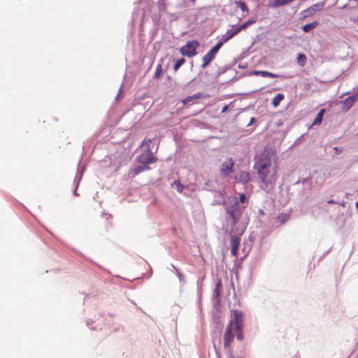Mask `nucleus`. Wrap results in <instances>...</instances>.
Wrapping results in <instances>:
<instances>
[{"instance_id":"nucleus-1","label":"nucleus","mask_w":358,"mask_h":358,"mask_svg":"<svg viewBox=\"0 0 358 358\" xmlns=\"http://www.w3.org/2000/svg\"><path fill=\"white\" fill-rule=\"evenodd\" d=\"M254 169L257 170L259 179L266 185L275 183L277 180L278 166L273 162L268 153H263L256 161Z\"/></svg>"},{"instance_id":"nucleus-2","label":"nucleus","mask_w":358,"mask_h":358,"mask_svg":"<svg viewBox=\"0 0 358 358\" xmlns=\"http://www.w3.org/2000/svg\"><path fill=\"white\" fill-rule=\"evenodd\" d=\"M152 141L150 139H144L142 142L141 146H145V150L137 157V162L143 164H153L157 162V158L152 152L150 150V144Z\"/></svg>"},{"instance_id":"nucleus-3","label":"nucleus","mask_w":358,"mask_h":358,"mask_svg":"<svg viewBox=\"0 0 358 358\" xmlns=\"http://www.w3.org/2000/svg\"><path fill=\"white\" fill-rule=\"evenodd\" d=\"M226 212L231 220V225L235 226L242 215V208L236 197L233 198L232 205L226 207Z\"/></svg>"},{"instance_id":"nucleus-4","label":"nucleus","mask_w":358,"mask_h":358,"mask_svg":"<svg viewBox=\"0 0 358 358\" xmlns=\"http://www.w3.org/2000/svg\"><path fill=\"white\" fill-rule=\"evenodd\" d=\"M199 45V43L197 41H188L186 45L180 48V52L183 56L192 57L197 54L196 48Z\"/></svg>"},{"instance_id":"nucleus-5","label":"nucleus","mask_w":358,"mask_h":358,"mask_svg":"<svg viewBox=\"0 0 358 358\" xmlns=\"http://www.w3.org/2000/svg\"><path fill=\"white\" fill-rule=\"evenodd\" d=\"M223 42H218L214 47H213L202 58L203 64L202 68H206L215 57L220 48L222 46Z\"/></svg>"},{"instance_id":"nucleus-6","label":"nucleus","mask_w":358,"mask_h":358,"mask_svg":"<svg viewBox=\"0 0 358 358\" xmlns=\"http://www.w3.org/2000/svg\"><path fill=\"white\" fill-rule=\"evenodd\" d=\"M234 319L231 320L229 322L232 323V327L235 326L236 329H243L244 327V315L241 311L232 310Z\"/></svg>"},{"instance_id":"nucleus-7","label":"nucleus","mask_w":358,"mask_h":358,"mask_svg":"<svg viewBox=\"0 0 358 358\" xmlns=\"http://www.w3.org/2000/svg\"><path fill=\"white\" fill-rule=\"evenodd\" d=\"M224 348H227L229 350H231V344L234 341V335L232 334V323L229 322L227 327H226L224 336Z\"/></svg>"},{"instance_id":"nucleus-8","label":"nucleus","mask_w":358,"mask_h":358,"mask_svg":"<svg viewBox=\"0 0 358 358\" xmlns=\"http://www.w3.org/2000/svg\"><path fill=\"white\" fill-rule=\"evenodd\" d=\"M326 4V1H322L317 2L315 4L307 8L306 10L303 11L305 14L304 17H310L313 15L316 12H319L323 10L324 6Z\"/></svg>"},{"instance_id":"nucleus-9","label":"nucleus","mask_w":358,"mask_h":358,"mask_svg":"<svg viewBox=\"0 0 358 358\" xmlns=\"http://www.w3.org/2000/svg\"><path fill=\"white\" fill-rule=\"evenodd\" d=\"M234 162L231 158L223 162L220 167V173L225 177L229 176L234 171Z\"/></svg>"},{"instance_id":"nucleus-10","label":"nucleus","mask_w":358,"mask_h":358,"mask_svg":"<svg viewBox=\"0 0 358 358\" xmlns=\"http://www.w3.org/2000/svg\"><path fill=\"white\" fill-rule=\"evenodd\" d=\"M243 233V229L241 230L238 236L233 235L231 236L230 244L231 247V255L236 257L238 256V250L239 248L241 238L240 236Z\"/></svg>"},{"instance_id":"nucleus-11","label":"nucleus","mask_w":358,"mask_h":358,"mask_svg":"<svg viewBox=\"0 0 358 358\" xmlns=\"http://www.w3.org/2000/svg\"><path fill=\"white\" fill-rule=\"evenodd\" d=\"M236 182L246 184L251 180V176L249 172L245 171H239L234 176Z\"/></svg>"},{"instance_id":"nucleus-12","label":"nucleus","mask_w":358,"mask_h":358,"mask_svg":"<svg viewBox=\"0 0 358 358\" xmlns=\"http://www.w3.org/2000/svg\"><path fill=\"white\" fill-rule=\"evenodd\" d=\"M357 99L358 94L352 95L345 99L342 101L343 109L345 110H349L355 104Z\"/></svg>"},{"instance_id":"nucleus-13","label":"nucleus","mask_w":358,"mask_h":358,"mask_svg":"<svg viewBox=\"0 0 358 358\" xmlns=\"http://www.w3.org/2000/svg\"><path fill=\"white\" fill-rule=\"evenodd\" d=\"M150 169V166L146 164H143L141 166H138L133 170L132 177L137 176L138 174H139L140 173H141L143 171H148Z\"/></svg>"},{"instance_id":"nucleus-14","label":"nucleus","mask_w":358,"mask_h":358,"mask_svg":"<svg viewBox=\"0 0 358 358\" xmlns=\"http://www.w3.org/2000/svg\"><path fill=\"white\" fill-rule=\"evenodd\" d=\"M202 97V95L201 93L194 94L192 96H189L184 99L182 102L183 104H187L188 103H190L194 100L199 99Z\"/></svg>"},{"instance_id":"nucleus-15","label":"nucleus","mask_w":358,"mask_h":358,"mask_svg":"<svg viewBox=\"0 0 358 358\" xmlns=\"http://www.w3.org/2000/svg\"><path fill=\"white\" fill-rule=\"evenodd\" d=\"M318 25V23L317 21H313L311 23H309V24H306L305 25H303L302 27V30L306 32V33H308L309 32L310 30L316 28Z\"/></svg>"},{"instance_id":"nucleus-16","label":"nucleus","mask_w":358,"mask_h":358,"mask_svg":"<svg viewBox=\"0 0 358 358\" xmlns=\"http://www.w3.org/2000/svg\"><path fill=\"white\" fill-rule=\"evenodd\" d=\"M222 289V281L221 280H218L216 285H215V289H214V295H215V297L216 299H219L220 296V292H221V290Z\"/></svg>"},{"instance_id":"nucleus-17","label":"nucleus","mask_w":358,"mask_h":358,"mask_svg":"<svg viewBox=\"0 0 358 358\" xmlns=\"http://www.w3.org/2000/svg\"><path fill=\"white\" fill-rule=\"evenodd\" d=\"M324 113H325V109H324V108H322L320 110V112L317 113L316 117L315 118V120L313 122V125L321 124Z\"/></svg>"},{"instance_id":"nucleus-18","label":"nucleus","mask_w":358,"mask_h":358,"mask_svg":"<svg viewBox=\"0 0 358 358\" xmlns=\"http://www.w3.org/2000/svg\"><path fill=\"white\" fill-rule=\"evenodd\" d=\"M285 96L283 94H277L272 100V104L274 107L280 105V103L284 99Z\"/></svg>"},{"instance_id":"nucleus-19","label":"nucleus","mask_w":358,"mask_h":358,"mask_svg":"<svg viewBox=\"0 0 358 358\" xmlns=\"http://www.w3.org/2000/svg\"><path fill=\"white\" fill-rule=\"evenodd\" d=\"M235 5L237 8H240L242 12L248 13L249 9L246 3L243 1H236Z\"/></svg>"},{"instance_id":"nucleus-20","label":"nucleus","mask_w":358,"mask_h":358,"mask_svg":"<svg viewBox=\"0 0 358 358\" xmlns=\"http://www.w3.org/2000/svg\"><path fill=\"white\" fill-rule=\"evenodd\" d=\"M306 61H307V58L304 54L300 53L298 55L297 63L299 66H304L306 63Z\"/></svg>"},{"instance_id":"nucleus-21","label":"nucleus","mask_w":358,"mask_h":358,"mask_svg":"<svg viewBox=\"0 0 358 358\" xmlns=\"http://www.w3.org/2000/svg\"><path fill=\"white\" fill-rule=\"evenodd\" d=\"M239 30L238 29V28L234 31H228L227 32V37L226 38L224 39V42H227L229 40H230L231 38H232L234 36H236V34H238L239 33Z\"/></svg>"},{"instance_id":"nucleus-22","label":"nucleus","mask_w":358,"mask_h":358,"mask_svg":"<svg viewBox=\"0 0 358 358\" xmlns=\"http://www.w3.org/2000/svg\"><path fill=\"white\" fill-rule=\"evenodd\" d=\"M261 76L275 78H278L279 75L266 71H261Z\"/></svg>"},{"instance_id":"nucleus-23","label":"nucleus","mask_w":358,"mask_h":358,"mask_svg":"<svg viewBox=\"0 0 358 358\" xmlns=\"http://www.w3.org/2000/svg\"><path fill=\"white\" fill-rule=\"evenodd\" d=\"M255 22V20H248L247 22H244L241 26H239L238 27V29L239 30V31H241V30L245 29L246 27L252 24Z\"/></svg>"},{"instance_id":"nucleus-24","label":"nucleus","mask_w":358,"mask_h":358,"mask_svg":"<svg viewBox=\"0 0 358 358\" xmlns=\"http://www.w3.org/2000/svg\"><path fill=\"white\" fill-rule=\"evenodd\" d=\"M185 62V59L183 58L179 59L175 64L173 66V69L175 71H177L179 68Z\"/></svg>"},{"instance_id":"nucleus-25","label":"nucleus","mask_w":358,"mask_h":358,"mask_svg":"<svg viewBox=\"0 0 358 358\" xmlns=\"http://www.w3.org/2000/svg\"><path fill=\"white\" fill-rule=\"evenodd\" d=\"M288 219H289V216L287 215H280L278 216V217H277V220L282 224L287 222Z\"/></svg>"},{"instance_id":"nucleus-26","label":"nucleus","mask_w":358,"mask_h":358,"mask_svg":"<svg viewBox=\"0 0 358 358\" xmlns=\"http://www.w3.org/2000/svg\"><path fill=\"white\" fill-rule=\"evenodd\" d=\"M236 338L239 341H242L243 339V329H236Z\"/></svg>"},{"instance_id":"nucleus-27","label":"nucleus","mask_w":358,"mask_h":358,"mask_svg":"<svg viewBox=\"0 0 358 358\" xmlns=\"http://www.w3.org/2000/svg\"><path fill=\"white\" fill-rule=\"evenodd\" d=\"M162 73V66L161 65H158L156 68V71H155V77L156 78H159V76H161Z\"/></svg>"},{"instance_id":"nucleus-28","label":"nucleus","mask_w":358,"mask_h":358,"mask_svg":"<svg viewBox=\"0 0 358 358\" xmlns=\"http://www.w3.org/2000/svg\"><path fill=\"white\" fill-rule=\"evenodd\" d=\"M239 199H240V202H241V203H245V201H246V196H245V194H241L240 195V198H239Z\"/></svg>"},{"instance_id":"nucleus-29","label":"nucleus","mask_w":358,"mask_h":358,"mask_svg":"<svg viewBox=\"0 0 358 358\" xmlns=\"http://www.w3.org/2000/svg\"><path fill=\"white\" fill-rule=\"evenodd\" d=\"M252 74L255 76H261V71H255L252 72Z\"/></svg>"},{"instance_id":"nucleus-30","label":"nucleus","mask_w":358,"mask_h":358,"mask_svg":"<svg viewBox=\"0 0 358 358\" xmlns=\"http://www.w3.org/2000/svg\"><path fill=\"white\" fill-rule=\"evenodd\" d=\"M228 110V106H225L223 107L222 110V113H224L226 112L227 110Z\"/></svg>"},{"instance_id":"nucleus-31","label":"nucleus","mask_w":358,"mask_h":358,"mask_svg":"<svg viewBox=\"0 0 358 358\" xmlns=\"http://www.w3.org/2000/svg\"><path fill=\"white\" fill-rule=\"evenodd\" d=\"M334 150H336L337 152H341V150H339L338 148L337 147L334 148Z\"/></svg>"},{"instance_id":"nucleus-32","label":"nucleus","mask_w":358,"mask_h":358,"mask_svg":"<svg viewBox=\"0 0 358 358\" xmlns=\"http://www.w3.org/2000/svg\"><path fill=\"white\" fill-rule=\"evenodd\" d=\"M329 203H334V201L333 199H331L328 201Z\"/></svg>"},{"instance_id":"nucleus-33","label":"nucleus","mask_w":358,"mask_h":358,"mask_svg":"<svg viewBox=\"0 0 358 358\" xmlns=\"http://www.w3.org/2000/svg\"><path fill=\"white\" fill-rule=\"evenodd\" d=\"M254 120H255V118H254V117H252V118L251 119L250 123L248 125H250V124L253 122V121H254Z\"/></svg>"},{"instance_id":"nucleus-34","label":"nucleus","mask_w":358,"mask_h":358,"mask_svg":"<svg viewBox=\"0 0 358 358\" xmlns=\"http://www.w3.org/2000/svg\"><path fill=\"white\" fill-rule=\"evenodd\" d=\"M356 208H358V201L355 203Z\"/></svg>"},{"instance_id":"nucleus-35","label":"nucleus","mask_w":358,"mask_h":358,"mask_svg":"<svg viewBox=\"0 0 358 358\" xmlns=\"http://www.w3.org/2000/svg\"><path fill=\"white\" fill-rule=\"evenodd\" d=\"M193 2L195 1V0H192Z\"/></svg>"},{"instance_id":"nucleus-36","label":"nucleus","mask_w":358,"mask_h":358,"mask_svg":"<svg viewBox=\"0 0 358 358\" xmlns=\"http://www.w3.org/2000/svg\"><path fill=\"white\" fill-rule=\"evenodd\" d=\"M357 194H358V191H357Z\"/></svg>"}]
</instances>
